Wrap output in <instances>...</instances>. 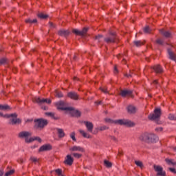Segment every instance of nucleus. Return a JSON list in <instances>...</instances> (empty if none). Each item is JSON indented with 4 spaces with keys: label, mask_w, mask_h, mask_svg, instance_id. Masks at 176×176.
Here are the masks:
<instances>
[{
    "label": "nucleus",
    "mask_w": 176,
    "mask_h": 176,
    "mask_svg": "<svg viewBox=\"0 0 176 176\" xmlns=\"http://www.w3.org/2000/svg\"><path fill=\"white\" fill-rule=\"evenodd\" d=\"M106 123H110L111 124H120V126H126V127H134V122L129 120H113L111 118L104 119Z\"/></svg>",
    "instance_id": "f257e3e1"
},
{
    "label": "nucleus",
    "mask_w": 176,
    "mask_h": 176,
    "mask_svg": "<svg viewBox=\"0 0 176 176\" xmlns=\"http://www.w3.org/2000/svg\"><path fill=\"white\" fill-rule=\"evenodd\" d=\"M139 140L147 144H153L159 141V138L153 133H143L140 136Z\"/></svg>",
    "instance_id": "f03ea898"
},
{
    "label": "nucleus",
    "mask_w": 176,
    "mask_h": 176,
    "mask_svg": "<svg viewBox=\"0 0 176 176\" xmlns=\"http://www.w3.org/2000/svg\"><path fill=\"white\" fill-rule=\"evenodd\" d=\"M34 122V129H36V130H42L45 126H47V124L49 123L47 120L42 118L35 120Z\"/></svg>",
    "instance_id": "7ed1b4c3"
},
{
    "label": "nucleus",
    "mask_w": 176,
    "mask_h": 176,
    "mask_svg": "<svg viewBox=\"0 0 176 176\" xmlns=\"http://www.w3.org/2000/svg\"><path fill=\"white\" fill-rule=\"evenodd\" d=\"M32 101L38 104V105H43V104H52V100L48 98H41L39 97H34L32 98Z\"/></svg>",
    "instance_id": "20e7f679"
},
{
    "label": "nucleus",
    "mask_w": 176,
    "mask_h": 176,
    "mask_svg": "<svg viewBox=\"0 0 176 176\" xmlns=\"http://www.w3.org/2000/svg\"><path fill=\"white\" fill-rule=\"evenodd\" d=\"M6 116V118H10L9 122L10 124H20V123H21V120L19 118H17V114L16 113L7 115Z\"/></svg>",
    "instance_id": "39448f33"
},
{
    "label": "nucleus",
    "mask_w": 176,
    "mask_h": 176,
    "mask_svg": "<svg viewBox=\"0 0 176 176\" xmlns=\"http://www.w3.org/2000/svg\"><path fill=\"white\" fill-rule=\"evenodd\" d=\"M104 41L106 43H115V42L118 41L116 33H109V35L104 38Z\"/></svg>",
    "instance_id": "423d86ee"
},
{
    "label": "nucleus",
    "mask_w": 176,
    "mask_h": 176,
    "mask_svg": "<svg viewBox=\"0 0 176 176\" xmlns=\"http://www.w3.org/2000/svg\"><path fill=\"white\" fill-rule=\"evenodd\" d=\"M162 116V110L159 108H157L154 110V113L148 116L149 120H156Z\"/></svg>",
    "instance_id": "0eeeda50"
},
{
    "label": "nucleus",
    "mask_w": 176,
    "mask_h": 176,
    "mask_svg": "<svg viewBox=\"0 0 176 176\" xmlns=\"http://www.w3.org/2000/svg\"><path fill=\"white\" fill-rule=\"evenodd\" d=\"M32 135V133L31 132L28 131H21L18 134L19 138H25V142L28 144H30V137Z\"/></svg>",
    "instance_id": "6e6552de"
},
{
    "label": "nucleus",
    "mask_w": 176,
    "mask_h": 176,
    "mask_svg": "<svg viewBox=\"0 0 176 176\" xmlns=\"http://www.w3.org/2000/svg\"><path fill=\"white\" fill-rule=\"evenodd\" d=\"M56 106L57 107V109H60V111H72V107H65V102L63 101H60L56 102Z\"/></svg>",
    "instance_id": "1a4fd4ad"
},
{
    "label": "nucleus",
    "mask_w": 176,
    "mask_h": 176,
    "mask_svg": "<svg viewBox=\"0 0 176 176\" xmlns=\"http://www.w3.org/2000/svg\"><path fill=\"white\" fill-rule=\"evenodd\" d=\"M153 168L157 173V176H166V171L163 170V167L159 165H154Z\"/></svg>",
    "instance_id": "9d476101"
},
{
    "label": "nucleus",
    "mask_w": 176,
    "mask_h": 176,
    "mask_svg": "<svg viewBox=\"0 0 176 176\" xmlns=\"http://www.w3.org/2000/svg\"><path fill=\"white\" fill-rule=\"evenodd\" d=\"M88 30L89 29L87 28H84L81 31L74 29L72 30V32L74 34H76V35H80V36H83V35H85L87 32Z\"/></svg>",
    "instance_id": "9b49d317"
},
{
    "label": "nucleus",
    "mask_w": 176,
    "mask_h": 176,
    "mask_svg": "<svg viewBox=\"0 0 176 176\" xmlns=\"http://www.w3.org/2000/svg\"><path fill=\"white\" fill-rule=\"evenodd\" d=\"M65 164L67 166H72L74 164V157L71 155H67L64 161Z\"/></svg>",
    "instance_id": "f8f14e48"
},
{
    "label": "nucleus",
    "mask_w": 176,
    "mask_h": 176,
    "mask_svg": "<svg viewBox=\"0 0 176 176\" xmlns=\"http://www.w3.org/2000/svg\"><path fill=\"white\" fill-rule=\"evenodd\" d=\"M69 151H71V152H80L81 153H85V148L80 146H74L69 148Z\"/></svg>",
    "instance_id": "ddd939ff"
},
{
    "label": "nucleus",
    "mask_w": 176,
    "mask_h": 176,
    "mask_svg": "<svg viewBox=\"0 0 176 176\" xmlns=\"http://www.w3.org/2000/svg\"><path fill=\"white\" fill-rule=\"evenodd\" d=\"M122 97H133V91L131 90H122L120 91Z\"/></svg>",
    "instance_id": "4468645a"
},
{
    "label": "nucleus",
    "mask_w": 176,
    "mask_h": 176,
    "mask_svg": "<svg viewBox=\"0 0 176 176\" xmlns=\"http://www.w3.org/2000/svg\"><path fill=\"white\" fill-rule=\"evenodd\" d=\"M160 34L163 35L165 38H173V34L170 31H166L164 29L160 30Z\"/></svg>",
    "instance_id": "2eb2a0df"
},
{
    "label": "nucleus",
    "mask_w": 176,
    "mask_h": 176,
    "mask_svg": "<svg viewBox=\"0 0 176 176\" xmlns=\"http://www.w3.org/2000/svg\"><path fill=\"white\" fill-rule=\"evenodd\" d=\"M84 124H85L87 131L89 133H93V129H94V125L92 122L85 121Z\"/></svg>",
    "instance_id": "dca6fc26"
},
{
    "label": "nucleus",
    "mask_w": 176,
    "mask_h": 176,
    "mask_svg": "<svg viewBox=\"0 0 176 176\" xmlns=\"http://www.w3.org/2000/svg\"><path fill=\"white\" fill-rule=\"evenodd\" d=\"M67 111L69 112L72 116H76V118H79L81 115L80 111L76 110L74 107H72V109L67 110Z\"/></svg>",
    "instance_id": "f3484780"
},
{
    "label": "nucleus",
    "mask_w": 176,
    "mask_h": 176,
    "mask_svg": "<svg viewBox=\"0 0 176 176\" xmlns=\"http://www.w3.org/2000/svg\"><path fill=\"white\" fill-rule=\"evenodd\" d=\"M67 97H69V98H71L72 100L79 99V95H78V94H76V92H69L67 94Z\"/></svg>",
    "instance_id": "a211bd4d"
},
{
    "label": "nucleus",
    "mask_w": 176,
    "mask_h": 176,
    "mask_svg": "<svg viewBox=\"0 0 176 176\" xmlns=\"http://www.w3.org/2000/svg\"><path fill=\"white\" fill-rule=\"evenodd\" d=\"M153 69L155 71V74H162L163 68L160 65H156L153 67Z\"/></svg>",
    "instance_id": "6ab92c4d"
},
{
    "label": "nucleus",
    "mask_w": 176,
    "mask_h": 176,
    "mask_svg": "<svg viewBox=\"0 0 176 176\" xmlns=\"http://www.w3.org/2000/svg\"><path fill=\"white\" fill-rule=\"evenodd\" d=\"M52 149V145L50 144H45L43 145L38 149V152H44L45 151H50Z\"/></svg>",
    "instance_id": "aec40b11"
},
{
    "label": "nucleus",
    "mask_w": 176,
    "mask_h": 176,
    "mask_svg": "<svg viewBox=\"0 0 176 176\" xmlns=\"http://www.w3.org/2000/svg\"><path fill=\"white\" fill-rule=\"evenodd\" d=\"M168 54L169 56V58L170 60H173V61H175L176 60V54L171 51L170 49H168Z\"/></svg>",
    "instance_id": "412c9836"
},
{
    "label": "nucleus",
    "mask_w": 176,
    "mask_h": 176,
    "mask_svg": "<svg viewBox=\"0 0 176 176\" xmlns=\"http://www.w3.org/2000/svg\"><path fill=\"white\" fill-rule=\"evenodd\" d=\"M80 134H81V135H82V137L84 138H91V135L90 134H89L88 133H87L86 131L80 129L78 130Z\"/></svg>",
    "instance_id": "4be33fe9"
},
{
    "label": "nucleus",
    "mask_w": 176,
    "mask_h": 176,
    "mask_svg": "<svg viewBox=\"0 0 176 176\" xmlns=\"http://www.w3.org/2000/svg\"><path fill=\"white\" fill-rule=\"evenodd\" d=\"M58 35L60 36H68L69 35V31L65 30H60L58 31Z\"/></svg>",
    "instance_id": "5701e85b"
},
{
    "label": "nucleus",
    "mask_w": 176,
    "mask_h": 176,
    "mask_svg": "<svg viewBox=\"0 0 176 176\" xmlns=\"http://www.w3.org/2000/svg\"><path fill=\"white\" fill-rule=\"evenodd\" d=\"M127 111L129 113H135L137 112V108L133 105H129L127 107Z\"/></svg>",
    "instance_id": "b1692460"
},
{
    "label": "nucleus",
    "mask_w": 176,
    "mask_h": 176,
    "mask_svg": "<svg viewBox=\"0 0 176 176\" xmlns=\"http://www.w3.org/2000/svg\"><path fill=\"white\" fill-rule=\"evenodd\" d=\"M57 133L59 138H64L65 137V133L62 129H57Z\"/></svg>",
    "instance_id": "393cba45"
},
{
    "label": "nucleus",
    "mask_w": 176,
    "mask_h": 176,
    "mask_svg": "<svg viewBox=\"0 0 176 176\" xmlns=\"http://www.w3.org/2000/svg\"><path fill=\"white\" fill-rule=\"evenodd\" d=\"M33 141H38V142H42V139H41L39 137H34V138H30V140H28V142H33Z\"/></svg>",
    "instance_id": "a878e982"
},
{
    "label": "nucleus",
    "mask_w": 176,
    "mask_h": 176,
    "mask_svg": "<svg viewBox=\"0 0 176 176\" xmlns=\"http://www.w3.org/2000/svg\"><path fill=\"white\" fill-rule=\"evenodd\" d=\"M165 162L167 163V164L172 165V166H176V162L174 161V160H170V159H166Z\"/></svg>",
    "instance_id": "bb28decb"
},
{
    "label": "nucleus",
    "mask_w": 176,
    "mask_h": 176,
    "mask_svg": "<svg viewBox=\"0 0 176 176\" xmlns=\"http://www.w3.org/2000/svg\"><path fill=\"white\" fill-rule=\"evenodd\" d=\"M108 129H109V127L105 125H103L102 126L96 128V130H97V133H98V131H104L105 130H108Z\"/></svg>",
    "instance_id": "cd10ccee"
},
{
    "label": "nucleus",
    "mask_w": 176,
    "mask_h": 176,
    "mask_svg": "<svg viewBox=\"0 0 176 176\" xmlns=\"http://www.w3.org/2000/svg\"><path fill=\"white\" fill-rule=\"evenodd\" d=\"M38 17H39V19H47V17H49V15L46 14H43V13H39L38 14Z\"/></svg>",
    "instance_id": "c85d7f7f"
},
{
    "label": "nucleus",
    "mask_w": 176,
    "mask_h": 176,
    "mask_svg": "<svg viewBox=\"0 0 176 176\" xmlns=\"http://www.w3.org/2000/svg\"><path fill=\"white\" fill-rule=\"evenodd\" d=\"M104 164L105 167H107V168H111V167H112V163L108 160H104Z\"/></svg>",
    "instance_id": "c756f323"
},
{
    "label": "nucleus",
    "mask_w": 176,
    "mask_h": 176,
    "mask_svg": "<svg viewBox=\"0 0 176 176\" xmlns=\"http://www.w3.org/2000/svg\"><path fill=\"white\" fill-rule=\"evenodd\" d=\"M133 43L137 47H140V46H142V45H144V42L141 41H134Z\"/></svg>",
    "instance_id": "7c9ffc66"
},
{
    "label": "nucleus",
    "mask_w": 176,
    "mask_h": 176,
    "mask_svg": "<svg viewBox=\"0 0 176 176\" xmlns=\"http://www.w3.org/2000/svg\"><path fill=\"white\" fill-rule=\"evenodd\" d=\"M55 97H58V98H61V97H63V93L61 91H59L58 90H56Z\"/></svg>",
    "instance_id": "2f4dec72"
},
{
    "label": "nucleus",
    "mask_w": 176,
    "mask_h": 176,
    "mask_svg": "<svg viewBox=\"0 0 176 176\" xmlns=\"http://www.w3.org/2000/svg\"><path fill=\"white\" fill-rule=\"evenodd\" d=\"M1 111H8V109H10V107L8 104L1 105Z\"/></svg>",
    "instance_id": "473e14b6"
},
{
    "label": "nucleus",
    "mask_w": 176,
    "mask_h": 176,
    "mask_svg": "<svg viewBox=\"0 0 176 176\" xmlns=\"http://www.w3.org/2000/svg\"><path fill=\"white\" fill-rule=\"evenodd\" d=\"M72 155L74 156V157H75L76 159H80V157H82V154L80 153H73Z\"/></svg>",
    "instance_id": "72a5a7b5"
},
{
    "label": "nucleus",
    "mask_w": 176,
    "mask_h": 176,
    "mask_svg": "<svg viewBox=\"0 0 176 176\" xmlns=\"http://www.w3.org/2000/svg\"><path fill=\"white\" fill-rule=\"evenodd\" d=\"M14 173V169L10 170H8V172L6 173L4 176L13 175Z\"/></svg>",
    "instance_id": "f704fd0d"
},
{
    "label": "nucleus",
    "mask_w": 176,
    "mask_h": 176,
    "mask_svg": "<svg viewBox=\"0 0 176 176\" xmlns=\"http://www.w3.org/2000/svg\"><path fill=\"white\" fill-rule=\"evenodd\" d=\"M135 164H136V166H138V167H140L141 168L144 167V165L142 164V162L141 161H135Z\"/></svg>",
    "instance_id": "c9c22d12"
},
{
    "label": "nucleus",
    "mask_w": 176,
    "mask_h": 176,
    "mask_svg": "<svg viewBox=\"0 0 176 176\" xmlns=\"http://www.w3.org/2000/svg\"><path fill=\"white\" fill-rule=\"evenodd\" d=\"M36 21H37L36 19L32 20V19H28L25 20V23H29L30 24H34V23H36Z\"/></svg>",
    "instance_id": "e433bc0d"
},
{
    "label": "nucleus",
    "mask_w": 176,
    "mask_h": 176,
    "mask_svg": "<svg viewBox=\"0 0 176 176\" xmlns=\"http://www.w3.org/2000/svg\"><path fill=\"white\" fill-rule=\"evenodd\" d=\"M156 43H157V45H163L164 43V41L163 39H162V38H157V39L156 40Z\"/></svg>",
    "instance_id": "4c0bfd02"
},
{
    "label": "nucleus",
    "mask_w": 176,
    "mask_h": 176,
    "mask_svg": "<svg viewBox=\"0 0 176 176\" xmlns=\"http://www.w3.org/2000/svg\"><path fill=\"white\" fill-rule=\"evenodd\" d=\"M100 89L102 93H104V94H108V89H107V87H100Z\"/></svg>",
    "instance_id": "58836bf2"
},
{
    "label": "nucleus",
    "mask_w": 176,
    "mask_h": 176,
    "mask_svg": "<svg viewBox=\"0 0 176 176\" xmlns=\"http://www.w3.org/2000/svg\"><path fill=\"white\" fill-rule=\"evenodd\" d=\"M169 120H176V116L174 114H169L168 116Z\"/></svg>",
    "instance_id": "ea45409f"
},
{
    "label": "nucleus",
    "mask_w": 176,
    "mask_h": 176,
    "mask_svg": "<svg viewBox=\"0 0 176 176\" xmlns=\"http://www.w3.org/2000/svg\"><path fill=\"white\" fill-rule=\"evenodd\" d=\"M144 31L145 34H149L151 32V28H149V26H146L144 28Z\"/></svg>",
    "instance_id": "a19ab883"
},
{
    "label": "nucleus",
    "mask_w": 176,
    "mask_h": 176,
    "mask_svg": "<svg viewBox=\"0 0 176 176\" xmlns=\"http://www.w3.org/2000/svg\"><path fill=\"white\" fill-rule=\"evenodd\" d=\"M95 39L98 41V42H101V40L102 39V35H98L96 36Z\"/></svg>",
    "instance_id": "79ce46f5"
},
{
    "label": "nucleus",
    "mask_w": 176,
    "mask_h": 176,
    "mask_svg": "<svg viewBox=\"0 0 176 176\" xmlns=\"http://www.w3.org/2000/svg\"><path fill=\"white\" fill-rule=\"evenodd\" d=\"M75 132H72V133H70V138H72V140H73V141H76V138H75Z\"/></svg>",
    "instance_id": "37998d69"
},
{
    "label": "nucleus",
    "mask_w": 176,
    "mask_h": 176,
    "mask_svg": "<svg viewBox=\"0 0 176 176\" xmlns=\"http://www.w3.org/2000/svg\"><path fill=\"white\" fill-rule=\"evenodd\" d=\"M7 63H8V59H6V58H1V64H7Z\"/></svg>",
    "instance_id": "c03bdc74"
},
{
    "label": "nucleus",
    "mask_w": 176,
    "mask_h": 176,
    "mask_svg": "<svg viewBox=\"0 0 176 176\" xmlns=\"http://www.w3.org/2000/svg\"><path fill=\"white\" fill-rule=\"evenodd\" d=\"M30 160H32V162H33L34 163H36V162H38V158L34 157H31Z\"/></svg>",
    "instance_id": "a18cd8bd"
},
{
    "label": "nucleus",
    "mask_w": 176,
    "mask_h": 176,
    "mask_svg": "<svg viewBox=\"0 0 176 176\" xmlns=\"http://www.w3.org/2000/svg\"><path fill=\"white\" fill-rule=\"evenodd\" d=\"M55 173H56V174H58V175H61L62 171H61L60 169H56V170H55Z\"/></svg>",
    "instance_id": "49530a36"
},
{
    "label": "nucleus",
    "mask_w": 176,
    "mask_h": 176,
    "mask_svg": "<svg viewBox=\"0 0 176 176\" xmlns=\"http://www.w3.org/2000/svg\"><path fill=\"white\" fill-rule=\"evenodd\" d=\"M155 131L159 133V131H163V128L162 127H157L155 129Z\"/></svg>",
    "instance_id": "de8ad7c7"
},
{
    "label": "nucleus",
    "mask_w": 176,
    "mask_h": 176,
    "mask_svg": "<svg viewBox=\"0 0 176 176\" xmlns=\"http://www.w3.org/2000/svg\"><path fill=\"white\" fill-rule=\"evenodd\" d=\"M169 170H170L171 173H173L174 174H176L175 168H169Z\"/></svg>",
    "instance_id": "09e8293b"
},
{
    "label": "nucleus",
    "mask_w": 176,
    "mask_h": 176,
    "mask_svg": "<svg viewBox=\"0 0 176 176\" xmlns=\"http://www.w3.org/2000/svg\"><path fill=\"white\" fill-rule=\"evenodd\" d=\"M119 72L118 71V67L116 65L114 66V74H118Z\"/></svg>",
    "instance_id": "8fccbe9b"
},
{
    "label": "nucleus",
    "mask_w": 176,
    "mask_h": 176,
    "mask_svg": "<svg viewBox=\"0 0 176 176\" xmlns=\"http://www.w3.org/2000/svg\"><path fill=\"white\" fill-rule=\"evenodd\" d=\"M153 83H154V85H157V80H154Z\"/></svg>",
    "instance_id": "3c124183"
},
{
    "label": "nucleus",
    "mask_w": 176,
    "mask_h": 176,
    "mask_svg": "<svg viewBox=\"0 0 176 176\" xmlns=\"http://www.w3.org/2000/svg\"><path fill=\"white\" fill-rule=\"evenodd\" d=\"M122 155H123V153H122L120 151L118 153V156H122Z\"/></svg>",
    "instance_id": "603ef678"
},
{
    "label": "nucleus",
    "mask_w": 176,
    "mask_h": 176,
    "mask_svg": "<svg viewBox=\"0 0 176 176\" xmlns=\"http://www.w3.org/2000/svg\"><path fill=\"white\" fill-rule=\"evenodd\" d=\"M49 116H53V114L52 113H47Z\"/></svg>",
    "instance_id": "864d4df0"
},
{
    "label": "nucleus",
    "mask_w": 176,
    "mask_h": 176,
    "mask_svg": "<svg viewBox=\"0 0 176 176\" xmlns=\"http://www.w3.org/2000/svg\"><path fill=\"white\" fill-rule=\"evenodd\" d=\"M122 64H126V60L124 59L122 60Z\"/></svg>",
    "instance_id": "5fc2aeb1"
},
{
    "label": "nucleus",
    "mask_w": 176,
    "mask_h": 176,
    "mask_svg": "<svg viewBox=\"0 0 176 176\" xmlns=\"http://www.w3.org/2000/svg\"><path fill=\"white\" fill-rule=\"evenodd\" d=\"M113 140L114 141H118V139H117L116 138H115V137H113Z\"/></svg>",
    "instance_id": "6e6d98bb"
},
{
    "label": "nucleus",
    "mask_w": 176,
    "mask_h": 176,
    "mask_svg": "<svg viewBox=\"0 0 176 176\" xmlns=\"http://www.w3.org/2000/svg\"><path fill=\"white\" fill-rule=\"evenodd\" d=\"M96 104H98V105H100L101 104V101L96 102Z\"/></svg>",
    "instance_id": "4d7b16f0"
},
{
    "label": "nucleus",
    "mask_w": 176,
    "mask_h": 176,
    "mask_svg": "<svg viewBox=\"0 0 176 176\" xmlns=\"http://www.w3.org/2000/svg\"><path fill=\"white\" fill-rule=\"evenodd\" d=\"M78 80V78H76V77L74 78V80Z\"/></svg>",
    "instance_id": "13d9d810"
},
{
    "label": "nucleus",
    "mask_w": 176,
    "mask_h": 176,
    "mask_svg": "<svg viewBox=\"0 0 176 176\" xmlns=\"http://www.w3.org/2000/svg\"><path fill=\"white\" fill-rule=\"evenodd\" d=\"M26 122H32V120H27Z\"/></svg>",
    "instance_id": "bf43d9fd"
},
{
    "label": "nucleus",
    "mask_w": 176,
    "mask_h": 176,
    "mask_svg": "<svg viewBox=\"0 0 176 176\" xmlns=\"http://www.w3.org/2000/svg\"><path fill=\"white\" fill-rule=\"evenodd\" d=\"M174 151H175V152H176V147L174 148Z\"/></svg>",
    "instance_id": "052dcab7"
},
{
    "label": "nucleus",
    "mask_w": 176,
    "mask_h": 176,
    "mask_svg": "<svg viewBox=\"0 0 176 176\" xmlns=\"http://www.w3.org/2000/svg\"><path fill=\"white\" fill-rule=\"evenodd\" d=\"M21 163H23V160H21Z\"/></svg>",
    "instance_id": "680f3d73"
},
{
    "label": "nucleus",
    "mask_w": 176,
    "mask_h": 176,
    "mask_svg": "<svg viewBox=\"0 0 176 176\" xmlns=\"http://www.w3.org/2000/svg\"><path fill=\"white\" fill-rule=\"evenodd\" d=\"M50 25H53V23H50Z\"/></svg>",
    "instance_id": "e2e57ef3"
},
{
    "label": "nucleus",
    "mask_w": 176,
    "mask_h": 176,
    "mask_svg": "<svg viewBox=\"0 0 176 176\" xmlns=\"http://www.w3.org/2000/svg\"><path fill=\"white\" fill-rule=\"evenodd\" d=\"M1 116H3V115L1 113Z\"/></svg>",
    "instance_id": "0e129e2a"
},
{
    "label": "nucleus",
    "mask_w": 176,
    "mask_h": 176,
    "mask_svg": "<svg viewBox=\"0 0 176 176\" xmlns=\"http://www.w3.org/2000/svg\"><path fill=\"white\" fill-rule=\"evenodd\" d=\"M119 56H120V55H118L117 57L119 58Z\"/></svg>",
    "instance_id": "69168bd1"
},
{
    "label": "nucleus",
    "mask_w": 176,
    "mask_h": 176,
    "mask_svg": "<svg viewBox=\"0 0 176 176\" xmlns=\"http://www.w3.org/2000/svg\"><path fill=\"white\" fill-rule=\"evenodd\" d=\"M94 134H96V132H94Z\"/></svg>",
    "instance_id": "338daca9"
},
{
    "label": "nucleus",
    "mask_w": 176,
    "mask_h": 176,
    "mask_svg": "<svg viewBox=\"0 0 176 176\" xmlns=\"http://www.w3.org/2000/svg\"><path fill=\"white\" fill-rule=\"evenodd\" d=\"M44 109H46V108H44Z\"/></svg>",
    "instance_id": "774afa93"
}]
</instances>
